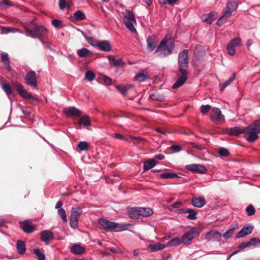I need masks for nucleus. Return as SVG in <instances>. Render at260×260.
I'll return each mask as SVG.
<instances>
[{"mask_svg":"<svg viewBox=\"0 0 260 260\" xmlns=\"http://www.w3.org/2000/svg\"><path fill=\"white\" fill-rule=\"evenodd\" d=\"M182 242V240L179 238L175 237L170 240L167 244L166 246L172 247L177 246L180 244Z\"/></svg>","mask_w":260,"mask_h":260,"instance_id":"nucleus-37","label":"nucleus"},{"mask_svg":"<svg viewBox=\"0 0 260 260\" xmlns=\"http://www.w3.org/2000/svg\"><path fill=\"white\" fill-rule=\"evenodd\" d=\"M238 228V224L237 223H236L235 224L233 225L232 227H231L228 230H227L226 232L223 235V238L225 240L229 239L234 233L235 230L237 229Z\"/></svg>","mask_w":260,"mask_h":260,"instance_id":"nucleus-35","label":"nucleus"},{"mask_svg":"<svg viewBox=\"0 0 260 260\" xmlns=\"http://www.w3.org/2000/svg\"><path fill=\"white\" fill-rule=\"evenodd\" d=\"M171 36L170 35H167L165 36L164 39L160 42L158 46H157L155 50V53H158L160 52L161 49L164 48L167 44L168 41L171 39Z\"/></svg>","mask_w":260,"mask_h":260,"instance_id":"nucleus-31","label":"nucleus"},{"mask_svg":"<svg viewBox=\"0 0 260 260\" xmlns=\"http://www.w3.org/2000/svg\"><path fill=\"white\" fill-rule=\"evenodd\" d=\"M235 78H236V74L235 73H234L232 74V76L228 80L225 81L222 84H219L220 89L222 91L224 89L226 86H228V85H229L230 84H231V83L235 80Z\"/></svg>","mask_w":260,"mask_h":260,"instance_id":"nucleus-36","label":"nucleus"},{"mask_svg":"<svg viewBox=\"0 0 260 260\" xmlns=\"http://www.w3.org/2000/svg\"><path fill=\"white\" fill-rule=\"evenodd\" d=\"M186 169L193 173H199L201 174L205 173L207 172L206 168L202 165L199 164H191L187 165Z\"/></svg>","mask_w":260,"mask_h":260,"instance_id":"nucleus-14","label":"nucleus"},{"mask_svg":"<svg viewBox=\"0 0 260 260\" xmlns=\"http://www.w3.org/2000/svg\"><path fill=\"white\" fill-rule=\"evenodd\" d=\"M52 24L55 27H59L61 25V22L58 19H53L51 22Z\"/></svg>","mask_w":260,"mask_h":260,"instance_id":"nucleus-58","label":"nucleus"},{"mask_svg":"<svg viewBox=\"0 0 260 260\" xmlns=\"http://www.w3.org/2000/svg\"><path fill=\"white\" fill-rule=\"evenodd\" d=\"M190 208H182L178 210L179 213H188L189 212Z\"/></svg>","mask_w":260,"mask_h":260,"instance_id":"nucleus-63","label":"nucleus"},{"mask_svg":"<svg viewBox=\"0 0 260 260\" xmlns=\"http://www.w3.org/2000/svg\"><path fill=\"white\" fill-rule=\"evenodd\" d=\"M211 106L209 105H202L201 107V112L203 114H206L211 109Z\"/></svg>","mask_w":260,"mask_h":260,"instance_id":"nucleus-54","label":"nucleus"},{"mask_svg":"<svg viewBox=\"0 0 260 260\" xmlns=\"http://www.w3.org/2000/svg\"><path fill=\"white\" fill-rule=\"evenodd\" d=\"M100 225L107 231H113L115 230L116 231H122L125 230L129 224H120L115 222L110 221L109 220L100 218L99 220Z\"/></svg>","mask_w":260,"mask_h":260,"instance_id":"nucleus-3","label":"nucleus"},{"mask_svg":"<svg viewBox=\"0 0 260 260\" xmlns=\"http://www.w3.org/2000/svg\"><path fill=\"white\" fill-rule=\"evenodd\" d=\"M58 215L61 217L63 222H67L68 221L66 211L63 208H60L57 210Z\"/></svg>","mask_w":260,"mask_h":260,"instance_id":"nucleus-43","label":"nucleus"},{"mask_svg":"<svg viewBox=\"0 0 260 260\" xmlns=\"http://www.w3.org/2000/svg\"><path fill=\"white\" fill-rule=\"evenodd\" d=\"M77 54L80 57L84 58L90 56L91 52L87 48H83L77 51Z\"/></svg>","mask_w":260,"mask_h":260,"instance_id":"nucleus-33","label":"nucleus"},{"mask_svg":"<svg viewBox=\"0 0 260 260\" xmlns=\"http://www.w3.org/2000/svg\"><path fill=\"white\" fill-rule=\"evenodd\" d=\"M12 85L17 90L18 93L24 99H32L35 101L38 100V98L32 95V94L27 92L22 85L17 82H13Z\"/></svg>","mask_w":260,"mask_h":260,"instance_id":"nucleus-7","label":"nucleus"},{"mask_svg":"<svg viewBox=\"0 0 260 260\" xmlns=\"http://www.w3.org/2000/svg\"><path fill=\"white\" fill-rule=\"evenodd\" d=\"M117 89L122 94L125 95L126 94L128 88L126 86L117 85L116 86Z\"/></svg>","mask_w":260,"mask_h":260,"instance_id":"nucleus-53","label":"nucleus"},{"mask_svg":"<svg viewBox=\"0 0 260 260\" xmlns=\"http://www.w3.org/2000/svg\"><path fill=\"white\" fill-rule=\"evenodd\" d=\"M246 129L245 127H240L238 126H235L231 127L228 129V133L232 136H237L240 134H244Z\"/></svg>","mask_w":260,"mask_h":260,"instance_id":"nucleus-23","label":"nucleus"},{"mask_svg":"<svg viewBox=\"0 0 260 260\" xmlns=\"http://www.w3.org/2000/svg\"><path fill=\"white\" fill-rule=\"evenodd\" d=\"M140 216L148 217L151 215L153 212L150 208L140 207Z\"/></svg>","mask_w":260,"mask_h":260,"instance_id":"nucleus-34","label":"nucleus"},{"mask_svg":"<svg viewBox=\"0 0 260 260\" xmlns=\"http://www.w3.org/2000/svg\"><path fill=\"white\" fill-rule=\"evenodd\" d=\"M190 146L193 148H194V149H196L198 150H200V151H201V150H204L205 149V147L204 146H202L201 145H198V144H196L194 143H190L189 144Z\"/></svg>","mask_w":260,"mask_h":260,"instance_id":"nucleus-56","label":"nucleus"},{"mask_svg":"<svg viewBox=\"0 0 260 260\" xmlns=\"http://www.w3.org/2000/svg\"><path fill=\"white\" fill-rule=\"evenodd\" d=\"M20 32V31L16 28L11 27H4L2 30V34H7L9 32Z\"/></svg>","mask_w":260,"mask_h":260,"instance_id":"nucleus-40","label":"nucleus"},{"mask_svg":"<svg viewBox=\"0 0 260 260\" xmlns=\"http://www.w3.org/2000/svg\"><path fill=\"white\" fill-rule=\"evenodd\" d=\"M108 58L110 63L116 68H119L124 65L122 58H115L113 55H109Z\"/></svg>","mask_w":260,"mask_h":260,"instance_id":"nucleus-20","label":"nucleus"},{"mask_svg":"<svg viewBox=\"0 0 260 260\" xmlns=\"http://www.w3.org/2000/svg\"><path fill=\"white\" fill-rule=\"evenodd\" d=\"M178 72L181 74L173 84L174 89L181 86L187 80L188 73L187 69L188 65V50L184 49L178 54Z\"/></svg>","mask_w":260,"mask_h":260,"instance_id":"nucleus-1","label":"nucleus"},{"mask_svg":"<svg viewBox=\"0 0 260 260\" xmlns=\"http://www.w3.org/2000/svg\"><path fill=\"white\" fill-rule=\"evenodd\" d=\"M53 233L50 230H44L40 233L41 240L47 245L49 241L53 239Z\"/></svg>","mask_w":260,"mask_h":260,"instance_id":"nucleus-15","label":"nucleus"},{"mask_svg":"<svg viewBox=\"0 0 260 260\" xmlns=\"http://www.w3.org/2000/svg\"><path fill=\"white\" fill-rule=\"evenodd\" d=\"M67 5L65 0H59V7L62 10L65 8Z\"/></svg>","mask_w":260,"mask_h":260,"instance_id":"nucleus-60","label":"nucleus"},{"mask_svg":"<svg viewBox=\"0 0 260 260\" xmlns=\"http://www.w3.org/2000/svg\"><path fill=\"white\" fill-rule=\"evenodd\" d=\"M85 77L87 80L91 81L95 78V75L92 71L88 70L86 72Z\"/></svg>","mask_w":260,"mask_h":260,"instance_id":"nucleus-45","label":"nucleus"},{"mask_svg":"<svg viewBox=\"0 0 260 260\" xmlns=\"http://www.w3.org/2000/svg\"><path fill=\"white\" fill-rule=\"evenodd\" d=\"M246 212L248 216H251L255 214V210L252 205H249L246 207Z\"/></svg>","mask_w":260,"mask_h":260,"instance_id":"nucleus-47","label":"nucleus"},{"mask_svg":"<svg viewBox=\"0 0 260 260\" xmlns=\"http://www.w3.org/2000/svg\"><path fill=\"white\" fill-rule=\"evenodd\" d=\"M16 248L20 254H23L26 251V247L24 242L22 240H18L16 244Z\"/></svg>","mask_w":260,"mask_h":260,"instance_id":"nucleus-32","label":"nucleus"},{"mask_svg":"<svg viewBox=\"0 0 260 260\" xmlns=\"http://www.w3.org/2000/svg\"><path fill=\"white\" fill-rule=\"evenodd\" d=\"M90 44L99 49L105 52H109L111 50V46L110 43L106 41H96Z\"/></svg>","mask_w":260,"mask_h":260,"instance_id":"nucleus-13","label":"nucleus"},{"mask_svg":"<svg viewBox=\"0 0 260 260\" xmlns=\"http://www.w3.org/2000/svg\"><path fill=\"white\" fill-rule=\"evenodd\" d=\"M148 78V76L146 74H144L143 73H140L136 75L134 79L139 82H143L145 81Z\"/></svg>","mask_w":260,"mask_h":260,"instance_id":"nucleus-42","label":"nucleus"},{"mask_svg":"<svg viewBox=\"0 0 260 260\" xmlns=\"http://www.w3.org/2000/svg\"><path fill=\"white\" fill-rule=\"evenodd\" d=\"M170 149L174 152H178L181 150L182 148L181 147L177 145H172L170 147Z\"/></svg>","mask_w":260,"mask_h":260,"instance_id":"nucleus-57","label":"nucleus"},{"mask_svg":"<svg viewBox=\"0 0 260 260\" xmlns=\"http://www.w3.org/2000/svg\"><path fill=\"white\" fill-rule=\"evenodd\" d=\"M34 253L38 256L39 260H45V254L41 252L39 249H35L34 250Z\"/></svg>","mask_w":260,"mask_h":260,"instance_id":"nucleus-46","label":"nucleus"},{"mask_svg":"<svg viewBox=\"0 0 260 260\" xmlns=\"http://www.w3.org/2000/svg\"><path fill=\"white\" fill-rule=\"evenodd\" d=\"M250 246H256L259 243H260V238H257L256 237H253L251 238L249 241H248Z\"/></svg>","mask_w":260,"mask_h":260,"instance_id":"nucleus-49","label":"nucleus"},{"mask_svg":"<svg viewBox=\"0 0 260 260\" xmlns=\"http://www.w3.org/2000/svg\"><path fill=\"white\" fill-rule=\"evenodd\" d=\"M254 229V226L250 223L245 224L242 229L237 234L236 238L238 239L244 237L247 235L250 234Z\"/></svg>","mask_w":260,"mask_h":260,"instance_id":"nucleus-12","label":"nucleus"},{"mask_svg":"<svg viewBox=\"0 0 260 260\" xmlns=\"http://www.w3.org/2000/svg\"><path fill=\"white\" fill-rule=\"evenodd\" d=\"M188 215L187 216V218L190 220H194L196 219L197 217L196 216L197 213V211L190 208L189 210V212H188Z\"/></svg>","mask_w":260,"mask_h":260,"instance_id":"nucleus-44","label":"nucleus"},{"mask_svg":"<svg viewBox=\"0 0 260 260\" xmlns=\"http://www.w3.org/2000/svg\"><path fill=\"white\" fill-rule=\"evenodd\" d=\"M206 203V200L203 197H194L191 200V204L197 208H201Z\"/></svg>","mask_w":260,"mask_h":260,"instance_id":"nucleus-17","label":"nucleus"},{"mask_svg":"<svg viewBox=\"0 0 260 260\" xmlns=\"http://www.w3.org/2000/svg\"><path fill=\"white\" fill-rule=\"evenodd\" d=\"M89 147V144L85 141H80L78 144V148L80 151H87Z\"/></svg>","mask_w":260,"mask_h":260,"instance_id":"nucleus-41","label":"nucleus"},{"mask_svg":"<svg viewBox=\"0 0 260 260\" xmlns=\"http://www.w3.org/2000/svg\"><path fill=\"white\" fill-rule=\"evenodd\" d=\"M25 79L26 84L34 88H37V78L36 73L34 71L28 72L25 76Z\"/></svg>","mask_w":260,"mask_h":260,"instance_id":"nucleus-10","label":"nucleus"},{"mask_svg":"<svg viewBox=\"0 0 260 260\" xmlns=\"http://www.w3.org/2000/svg\"><path fill=\"white\" fill-rule=\"evenodd\" d=\"M221 235L217 231H211L206 234L205 238L208 241H219L221 240Z\"/></svg>","mask_w":260,"mask_h":260,"instance_id":"nucleus-16","label":"nucleus"},{"mask_svg":"<svg viewBox=\"0 0 260 260\" xmlns=\"http://www.w3.org/2000/svg\"><path fill=\"white\" fill-rule=\"evenodd\" d=\"M103 80L107 85H111L112 84L111 79L107 76H104L103 77Z\"/></svg>","mask_w":260,"mask_h":260,"instance_id":"nucleus-61","label":"nucleus"},{"mask_svg":"<svg viewBox=\"0 0 260 260\" xmlns=\"http://www.w3.org/2000/svg\"><path fill=\"white\" fill-rule=\"evenodd\" d=\"M70 224L72 228L76 229L78 227V219L73 218H70Z\"/></svg>","mask_w":260,"mask_h":260,"instance_id":"nucleus-52","label":"nucleus"},{"mask_svg":"<svg viewBox=\"0 0 260 260\" xmlns=\"http://www.w3.org/2000/svg\"><path fill=\"white\" fill-rule=\"evenodd\" d=\"M215 13L214 12H210L209 14L202 15L201 19L203 22H205L209 24H211L215 20L214 17Z\"/></svg>","mask_w":260,"mask_h":260,"instance_id":"nucleus-25","label":"nucleus"},{"mask_svg":"<svg viewBox=\"0 0 260 260\" xmlns=\"http://www.w3.org/2000/svg\"><path fill=\"white\" fill-rule=\"evenodd\" d=\"M26 36L32 38L38 39L42 43L44 44L41 37H46L48 36V30L45 27L38 25L34 22H30L25 26Z\"/></svg>","mask_w":260,"mask_h":260,"instance_id":"nucleus-2","label":"nucleus"},{"mask_svg":"<svg viewBox=\"0 0 260 260\" xmlns=\"http://www.w3.org/2000/svg\"><path fill=\"white\" fill-rule=\"evenodd\" d=\"M182 205V202L178 201L172 204L171 206L174 208H178Z\"/></svg>","mask_w":260,"mask_h":260,"instance_id":"nucleus-64","label":"nucleus"},{"mask_svg":"<svg viewBox=\"0 0 260 260\" xmlns=\"http://www.w3.org/2000/svg\"><path fill=\"white\" fill-rule=\"evenodd\" d=\"M165 247L166 245L158 242L154 244H149L148 246V248L151 252H155L159 250L163 249Z\"/></svg>","mask_w":260,"mask_h":260,"instance_id":"nucleus-30","label":"nucleus"},{"mask_svg":"<svg viewBox=\"0 0 260 260\" xmlns=\"http://www.w3.org/2000/svg\"><path fill=\"white\" fill-rule=\"evenodd\" d=\"M178 175L175 173L166 172L160 174L159 177L162 179H172L178 177Z\"/></svg>","mask_w":260,"mask_h":260,"instance_id":"nucleus-39","label":"nucleus"},{"mask_svg":"<svg viewBox=\"0 0 260 260\" xmlns=\"http://www.w3.org/2000/svg\"><path fill=\"white\" fill-rule=\"evenodd\" d=\"M114 138L119 140H126L121 134L119 133L115 134Z\"/></svg>","mask_w":260,"mask_h":260,"instance_id":"nucleus-62","label":"nucleus"},{"mask_svg":"<svg viewBox=\"0 0 260 260\" xmlns=\"http://www.w3.org/2000/svg\"><path fill=\"white\" fill-rule=\"evenodd\" d=\"M241 39L240 38H236L232 39L228 44L226 49L228 53L233 55L236 53L235 48L239 46L241 44Z\"/></svg>","mask_w":260,"mask_h":260,"instance_id":"nucleus-11","label":"nucleus"},{"mask_svg":"<svg viewBox=\"0 0 260 260\" xmlns=\"http://www.w3.org/2000/svg\"><path fill=\"white\" fill-rule=\"evenodd\" d=\"M127 15L123 18V22L126 27L132 32L135 33L137 30L134 26L136 23L135 15L132 10H126Z\"/></svg>","mask_w":260,"mask_h":260,"instance_id":"nucleus-5","label":"nucleus"},{"mask_svg":"<svg viewBox=\"0 0 260 260\" xmlns=\"http://www.w3.org/2000/svg\"><path fill=\"white\" fill-rule=\"evenodd\" d=\"M1 56L2 62L5 64L7 70L9 72L11 71L12 68L10 64V61L8 53L6 52H3L2 53Z\"/></svg>","mask_w":260,"mask_h":260,"instance_id":"nucleus-26","label":"nucleus"},{"mask_svg":"<svg viewBox=\"0 0 260 260\" xmlns=\"http://www.w3.org/2000/svg\"><path fill=\"white\" fill-rule=\"evenodd\" d=\"M219 154L221 156H228L230 155V152L228 150L224 148H220L218 151Z\"/></svg>","mask_w":260,"mask_h":260,"instance_id":"nucleus-55","label":"nucleus"},{"mask_svg":"<svg viewBox=\"0 0 260 260\" xmlns=\"http://www.w3.org/2000/svg\"><path fill=\"white\" fill-rule=\"evenodd\" d=\"M129 216L133 219H138L140 217V207H129L127 209Z\"/></svg>","mask_w":260,"mask_h":260,"instance_id":"nucleus-19","label":"nucleus"},{"mask_svg":"<svg viewBox=\"0 0 260 260\" xmlns=\"http://www.w3.org/2000/svg\"><path fill=\"white\" fill-rule=\"evenodd\" d=\"M71 251L74 254H81L85 252V249L80 244H75L73 245L71 248Z\"/></svg>","mask_w":260,"mask_h":260,"instance_id":"nucleus-27","label":"nucleus"},{"mask_svg":"<svg viewBox=\"0 0 260 260\" xmlns=\"http://www.w3.org/2000/svg\"><path fill=\"white\" fill-rule=\"evenodd\" d=\"M200 234L199 230L196 228H192L188 232L183 234L182 237V241L185 244H189L192 239Z\"/></svg>","mask_w":260,"mask_h":260,"instance_id":"nucleus-8","label":"nucleus"},{"mask_svg":"<svg viewBox=\"0 0 260 260\" xmlns=\"http://www.w3.org/2000/svg\"><path fill=\"white\" fill-rule=\"evenodd\" d=\"M178 1V0H158L159 3L161 5H165L166 4L173 5Z\"/></svg>","mask_w":260,"mask_h":260,"instance_id":"nucleus-51","label":"nucleus"},{"mask_svg":"<svg viewBox=\"0 0 260 260\" xmlns=\"http://www.w3.org/2000/svg\"><path fill=\"white\" fill-rule=\"evenodd\" d=\"M21 228L24 232L28 234L32 233L35 230L34 226L27 221L21 223Z\"/></svg>","mask_w":260,"mask_h":260,"instance_id":"nucleus-24","label":"nucleus"},{"mask_svg":"<svg viewBox=\"0 0 260 260\" xmlns=\"http://www.w3.org/2000/svg\"><path fill=\"white\" fill-rule=\"evenodd\" d=\"M147 49L150 51H152L157 44V38L155 36L148 37L147 39Z\"/></svg>","mask_w":260,"mask_h":260,"instance_id":"nucleus-18","label":"nucleus"},{"mask_svg":"<svg viewBox=\"0 0 260 260\" xmlns=\"http://www.w3.org/2000/svg\"><path fill=\"white\" fill-rule=\"evenodd\" d=\"M174 48V43H170L166 48L160 51V52L158 54L160 57H163L172 53Z\"/></svg>","mask_w":260,"mask_h":260,"instance_id":"nucleus-21","label":"nucleus"},{"mask_svg":"<svg viewBox=\"0 0 260 260\" xmlns=\"http://www.w3.org/2000/svg\"><path fill=\"white\" fill-rule=\"evenodd\" d=\"M63 112L67 116H78L81 114V111L74 107L65 109Z\"/></svg>","mask_w":260,"mask_h":260,"instance_id":"nucleus-22","label":"nucleus"},{"mask_svg":"<svg viewBox=\"0 0 260 260\" xmlns=\"http://www.w3.org/2000/svg\"><path fill=\"white\" fill-rule=\"evenodd\" d=\"M74 18L76 21L83 20L86 18L85 14L80 10H78L74 14Z\"/></svg>","mask_w":260,"mask_h":260,"instance_id":"nucleus-38","label":"nucleus"},{"mask_svg":"<svg viewBox=\"0 0 260 260\" xmlns=\"http://www.w3.org/2000/svg\"><path fill=\"white\" fill-rule=\"evenodd\" d=\"M250 247L249 242H245L242 243L238 247V248L239 249H244L247 247Z\"/></svg>","mask_w":260,"mask_h":260,"instance_id":"nucleus-59","label":"nucleus"},{"mask_svg":"<svg viewBox=\"0 0 260 260\" xmlns=\"http://www.w3.org/2000/svg\"><path fill=\"white\" fill-rule=\"evenodd\" d=\"M210 117L214 122L223 123L225 121L224 116L222 114L221 110L216 107L212 109Z\"/></svg>","mask_w":260,"mask_h":260,"instance_id":"nucleus-9","label":"nucleus"},{"mask_svg":"<svg viewBox=\"0 0 260 260\" xmlns=\"http://www.w3.org/2000/svg\"><path fill=\"white\" fill-rule=\"evenodd\" d=\"M244 134H247L249 136L246 140L250 143L254 142L258 138V134L260 133V124L254 123L247 127Z\"/></svg>","mask_w":260,"mask_h":260,"instance_id":"nucleus-4","label":"nucleus"},{"mask_svg":"<svg viewBox=\"0 0 260 260\" xmlns=\"http://www.w3.org/2000/svg\"><path fill=\"white\" fill-rule=\"evenodd\" d=\"M156 161L155 160V158L148 159L144 162L143 170L144 171H148L153 168L156 166Z\"/></svg>","mask_w":260,"mask_h":260,"instance_id":"nucleus-28","label":"nucleus"},{"mask_svg":"<svg viewBox=\"0 0 260 260\" xmlns=\"http://www.w3.org/2000/svg\"><path fill=\"white\" fill-rule=\"evenodd\" d=\"M2 88L5 91L7 95H9L12 93V89L10 85L8 83H4L2 85Z\"/></svg>","mask_w":260,"mask_h":260,"instance_id":"nucleus-50","label":"nucleus"},{"mask_svg":"<svg viewBox=\"0 0 260 260\" xmlns=\"http://www.w3.org/2000/svg\"><path fill=\"white\" fill-rule=\"evenodd\" d=\"M84 207L83 206H78L76 208H72L71 211L70 218L78 219V218L82 213L81 210Z\"/></svg>","mask_w":260,"mask_h":260,"instance_id":"nucleus-29","label":"nucleus"},{"mask_svg":"<svg viewBox=\"0 0 260 260\" xmlns=\"http://www.w3.org/2000/svg\"><path fill=\"white\" fill-rule=\"evenodd\" d=\"M79 123L86 126L90 125V121L87 117L84 116L81 118Z\"/></svg>","mask_w":260,"mask_h":260,"instance_id":"nucleus-48","label":"nucleus"},{"mask_svg":"<svg viewBox=\"0 0 260 260\" xmlns=\"http://www.w3.org/2000/svg\"><path fill=\"white\" fill-rule=\"evenodd\" d=\"M237 4L234 0H229L226 5V10L224 12L223 15L217 20L216 23L218 26H221L223 23V20L229 18L232 13L237 8Z\"/></svg>","mask_w":260,"mask_h":260,"instance_id":"nucleus-6","label":"nucleus"}]
</instances>
